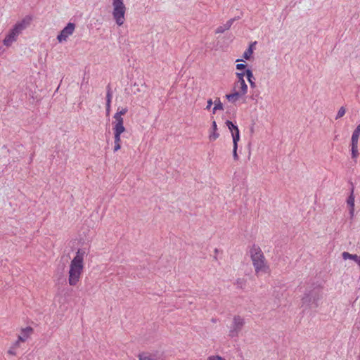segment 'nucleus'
I'll list each match as a JSON object with an SVG mask.
<instances>
[{"mask_svg":"<svg viewBox=\"0 0 360 360\" xmlns=\"http://www.w3.org/2000/svg\"><path fill=\"white\" fill-rule=\"evenodd\" d=\"M86 251L84 249H78L76 255L72 259L68 272V283L75 286L81 278L84 269V257Z\"/></svg>","mask_w":360,"mask_h":360,"instance_id":"f257e3e1","label":"nucleus"},{"mask_svg":"<svg viewBox=\"0 0 360 360\" xmlns=\"http://www.w3.org/2000/svg\"><path fill=\"white\" fill-rule=\"evenodd\" d=\"M250 253L256 274L266 272L268 266L261 248L259 246L253 245L250 249Z\"/></svg>","mask_w":360,"mask_h":360,"instance_id":"f03ea898","label":"nucleus"},{"mask_svg":"<svg viewBox=\"0 0 360 360\" xmlns=\"http://www.w3.org/2000/svg\"><path fill=\"white\" fill-rule=\"evenodd\" d=\"M321 298L320 289L314 288L311 290H307L302 298V307L308 308H316L318 307V301Z\"/></svg>","mask_w":360,"mask_h":360,"instance_id":"7ed1b4c3","label":"nucleus"},{"mask_svg":"<svg viewBox=\"0 0 360 360\" xmlns=\"http://www.w3.org/2000/svg\"><path fill=\"white\" fill-rule=\"evenodd\" d=\"M112 15L116 23L121 26L124 22V15L126 12V7L124 4L123 0H112Z\"/></svg>","mask_w":360,"mask_h":360,"instance_id":"20e7f679","label":"nucleus"},{"mask_svg":"<svg viewBox=\"0 0 360 360\" xmlns=\"http://www.w3.org/2000/svg\"><path fill=\"white\" fill-rule=\"evenodd\" d=\"M245 323V319L240 316L236 315L233 318V322L230 326L229 336L231 338L238 337Z\"/></svg>","mask_w":360,"mask_h":360,"instance_id":"39448f33","label":"nucleus"},{"mask_svg":"<svg viewBox=\"0 0 360 360\" xmlns=\"http://www.w3.org/2000/svg\"><path fill=\"white\" fill-rule=\"evenodd\" d=\"M32 17L27 15L21 21L18 22L11 30L17 36H18L22 30L30 25Z\"/></svg>","mask_w":360,"mask_h":360,"instance_id":"423d86ee","label":"nucleus"},{"mask_svg":"<svg viewBox=\"0 0 360 360\" xmlns=\"http://www.w3.org/2000/svg\"><path fill=\"white\" fill-rule=\"evenodd\" d=\"M75 25L72 22H68V25L61 30L60 33L58 35L57 39L62 42L66 41L69 36L72 35L74 32Z\"/></svg>","mask_w":360,"mask_h":360,"instance_id":"0eeeda50","label":"nucleus"},{"mask_svg":"<svg viewBox=\"0 0 360 360\" xmlns=\"http://www.w3.org/2000/svg\"><path fill=\"white\" fill-rule=\"evenodd\" d=\"M139 360H164L163 354L159 352H142L138 355Z\"/></svg>","mask_w":360,"mask_h":360,"instance_id":"6e6552de","label":"nucleus"},{"mask_svg":"<svg viewBox=\"0 0 360 360\" xmlns=\"http://www.w3.org/2000/svg\"><path fill=\"white\" fill-rule=\"evenodd\" d=\"M18 36L11 30L3 41V44L6 46H10L16 41Z\"/></svg>","mask_w":360,"mask_h":360,"instance_id":"1a4fd4ad","label":"nucleus"},{"mask_svg":"<svg viewBox=\"0 0 360 360\" xmlns=\"http://www.w3.org/2000/svg\"><path fill=\"white\" fill-rule=\"evenodd\" d=\"M234 21H236V18H231L230 20L226 21V22L225 24L218 27L216 30V33H217V34L224 33L226 30H229L230 27H231V25H233V23L234 22Z\"/></svg>","mask_w":360,"mask_h":360,"instance_id":"9d476101","label":"nucleus"},{"mask_svg":"<svg viewBox=\"0 0 360 360\" xmlns=\"http://www.w3.org/2000/svg\"><path fill=\"white\" fill-rule=\"evenodd\" d=\"M113 118L115 119V122H113V129L125 130L123 118L120 116H118V115H114Z\"/></svg>","mask_w":360,"mask_h":360,"instance_id":"9b49d317","label":"nucleus"},{"mask_svg":"<svg viewBox=\"0 0 360 360\" xmlns=\"http://www.w3.org/2000/svg\"><path fill=\"white\" fill-rule=\"evenodd\" d=\"M33 329L31 327H26L21 330V335L18 336L19 340L25 342L32 333Z\"/></svg>","mask_w":360,"mask_h":360,"instance_id":"f8f14e48","label":"nucleus"},{"mask_svg":"<svg viewBox=\"0 0 360 360\" xmlns=\"http://www.w3.org/2000/svg\"><path fill=\"white\" fill-rule=\"evenodd\" d=\"M235 88H238L239 92L242 96L245 95L248 92V86L245 81L237 82L235 83Z\"/></svg>","mask_w":360,"mask_h":360,"instance_id":"ddd939ff","label":"nucleus"},{"mask_svg":"<svg viewBox=\"0 0 360 360\" xmlns=\"http://www.w3.org/2000/svg\"><path fill=\"white\" fill-rule=\"evenodd\" d=\"M351 152L352 158L353 159H355L359 156L358 141H351Z\"/></svg>","mask_w":360,"mask_h":360,"instance_id":"4468645a","label":"nucleus"},{"mask_svg":"<svg viewBox=\"0 0 360 360\" xmlns=\"http://www.w3.org/2000/svg\"><path fill=\"white\" fill-rule=\"evenodd\" d=\"M212 129L213 130V132L210 134L209 139L210 141H215L219 137V134L217 132V125L214 120L212 124Z\"/></svg>","mask_w":360,"mask_h":360,"instance_id":"2eb2a0df","label":"nucleus"},{"mask_svg":"<svg viewBox=\"0 0 360 360\" xmlns=\"http://www.w3.org/2000/svg\"><path fill=\"white\" fill-rule=\"evenodd\" d=\"M342 259L345 260L352 259V260H354L356 263L360 259V256H358L357 255H355V254L354 255L350 254L348 252H343L342 253Z\"/></svg>","mask_w":360,"mask_h":360,"instance_id":"dca6fc26","label":"nucleus"},{"mask_svg":"<svg viewBox=\"0 0 360 360\" xmlns=\"http://www.w3.org/2000/svg\"><path fill=\"white\" fill-rule=\"evenodd\" d=\"M245 75H246L247 79L250 84V86L252 88H255L256 85H255V77L253 76L252 70L250 69L246 70Z\"/></svg>","mask_w":360,"mask_h":360,"instance_id":"f3484780","label":"nucleus"},{"mask_svg":"<svg viewBox=\"0 0 360 360\" xmlns=\"http://www.w3.org/2000/svg\"><path fill=\"white\" fill-rule=\"evenodd\" d=\"M242 95L238 92V91H235L234 93L233 94H226V98L228 99V101L229 102H231V103H235L236 102L238 98L241 96Z\"/></svg>","mask_w":360,"mask_h":360,"instance_id":"a211bd4d","label":"nucleus"},{"mask_svg":"<svg viewBox=\"0 0 360 360\" xmlns=\"http://www.w3.org/2000/svg\"><path fill=\"white\" fill-rule=\"evenodd\" d=\"M354 186H352V188H351V193H350V195H349L347 200V203L349 207H354Z\"/></svg>","mask_w":360,"mask_h":360,"instance_id":"6ab92c4d","label":"nucleus"},{"mask_svg":"<svg viewBox=\"0 0 360 360\" xmlns=\"http://www.w3.org/2000/svg\"><path fill=\"white\" fill-rule=\"evenodd\" d=\"M256 44V41H255L254 43L251 44L250 45V46L248 47V49L245 50V51L243 53V58H245V59L248 60L251 55L253 53V49H252V46Z\"/></svg>","mask_w":360,"mask_h":360,"instance_id":"aec40b11","label":"nucleus"},{"mask_svg":"<svg viewBox=\"0 0 360 360\" xmlns=\"http://www.w3.org/2000/svg\"><path fill=\"white\" fill-rule=\"evenodd\" d=\"M359 135H360V124L354 130L352 135L351 141H359Z\"/></svg>","mask_w":360,"mask_h":360,"instance_id":"412c9836","label":"nucleus"},{"mask_svg":"<svg viewBox=\"0 0 360 360\" xmlns=\"http://www.w3.org/2000/svg\"><path fill=\"white\" fill-rule=\"evenodd\" d=\"M226 125L227 126L231 134H233V132H236L237 131H239L238 126L233 124L230 120H227L226 122Z\"/></svg>","mask_w":360,"mask_h":360,"instance_id":"4be33fe9","label":"nucleus"},{"mask_svg":"<svg viewBox=\"0 0 360 360\" xmlns=\"http://www.w3.org/2000/svg\"><path fill=\"white\" fill-rule=\"evenodd\" d=\"M223 104L220 101V99L218 98L214 101V107L212 109V113L214 114L218 110H223Z\"/></svg>","mask_w":360,"mask_h":360,"instance_id":"5701e85b","label":"nucleus"},{"mask_svg":"<svg viewBox=\"0 0 360 360\" xmlns=\"http://www.w3.org/2000/svg\"><path fill=\"white\" fill-rule=\"evenodd\" d=\"M114 131V139H115V143H120L121 141V134L125 131V130H118V129H113Z\"/></svg>","mask_w":360,"mask_h":360,"instance_id":"b1692460","label":"nucleus"},{"mask_svg":"<svg viewBox=\"0 0 360 360\" xmlns=\"http://www.w3.org/2000/svg\"><path fill=\"white\" fill-rule=\"evenodd\" d=\"M231 135L233 138V146H238V142L240 140V131H237L236 132H233Z\"/></svg>","mask_w":360,"mask_h":360,"instance_id":"393cba45","label":"nucleus"},{"mask_svg":"<svg viewBox=\"0 0 360 360\" xmlns=\"http://www.w3.org/2000/svg\"><path fill=\"white\" fill-rule=\"evenodd\" d=\"M112 97V94L111 89H110V86L108 85L107 86L106 103H109V104L111 103Z\"/></svg>","mask_w":360,"mask_h":360,"instance_id":"a878e982","label":"nucleus"},{"mask_svg":"<svg viewBox=\"0 0 360 360\" xmlns=\"http://www.w3.org/2000/svg\"><path fill=\"white\" fill-rule=\"evenodd\" d=\"M245 280L243 278H238L236 281V285L238 288H243L245 286Z\"/></svg>","mask_w":360,"mask_h":360,"instance_id":"bb28decb","label":"nucleus"},{"mask_svg":"<svg viewBox=\"0 0 360 360\" xmlns=\"http://www.w3.org/2000/svg\"><path fill=\"white\" fill-rule=\"evenodd\" d=\"M345 112H346L345 108L344 107H341L337 113L335 119L338 120V119L343 117L345 114Z\"/></svg>","mask_w":360,"mask_h":360,"instance_id":"cd10ccee","label":"nucleus"},{"mask_svg":"<svg viewBox=\"0 0 360 360\" xmlns=\"http://www.w3.org/2000/svg\"><path fill=\"white\" fill-rule=\"evenodd\" d=\"M128 110L127 108H122L120 110V108L117 109V112L114 115H117L122 117V115H125L127 112Z\"/></svg>","mask_w":360,"mask_h":360,"instance_id":"c85d7f7f","label":"nucleus"},{"mask_svg":"<svg viewBox=\"0 0 360 360\" xmlns=\"http://www.w3.org/2000/svg\"><path fill=\"white\" fill-rule=\"evenodd\" d=\"M207 360H226L224 358L219 355H212L207 358Z\"/></svg>","mask_w":360,"mask_h":360,"instance_id":"c756f323","label":"nucleus"},{"mask_svg":"<svg viewBox=\"0 0 360 360\" xmlns=\"http://www.w3.org/2000/svg\"><path fill=\"white\" fill-rule=\"evenodd\" d=\"M245 74V72H237L236 73V76L238 77L237 82L245 81L244 80Z\"/></svg>","mask_w":360,"mask_h":360,"instance_id":"7c9ffc66","label":"nucleus"},{"mask_svg":"<svg viewBox=\"0 0 360 360\" xmlns=\"http://www.w3.org/2000/svg\"><path fill=\"white\" fill-rule=\"evenodd\" d=\"M237 148H238V146H233V157L235 160H237L238 159V156L237 154Z\"/></svg>","mask_w":360,"mask_h":360,"instance_id":"2f4dec72","label":"nucleus"},{"mask_svg":"<svg viewBox=\"0 0 360 360\" xmlns=\"http://www.w3.org/2000/svg\"><path fill=\"white\" fill-rule=\"evenodd\" d=\"M246 68V65L243 63H239L236 65L237 70H243Z\"/></svg>","mask_w":360,"mask_h":360,"instance_id":"473e14b6","label":"nucleus"},{"mask_svg":"<svg viewBox=\"0 0 360 360\" xmlns=\"http://www.w3.org/2000/svg\"><path fill=\"white\" fill-rule=\"evenodd\" d=\"M8 353L11 355H15L16 354L15 349L11 346L10 347V349H8Z\"/></svg>","mask_w":360,"mask_h":360,"instance_id":"72a5a7b5","label":"nucleus"},{"mask_svg":"<svg viewBox=\"0 0 360 360\" xmlns=\"http://www.w3.org/2000/svg\"><path fill=\"white\" fill-rule=\"evenodd\" d=\"M105 110H106V115L109 116L110 112V104L106 103Z\"/></svg>","mask_w":360,"mask_h":360,"instance_id":"f704fd0d","label":"nucleus"},{"mask_svg":"<svg viewBox=\"0 0 360 360\" xmlns=\"http://www.w3.org/2000/svg\"><path fill=\"white\" fill-rule=\"evenodd\" d=\"M121 148L120 143H115L114 152L117 151Z\"/></svg>","mask_w":360,"mask_h":360,"instance_id":"c9c22d12","label":"nucleus"},{"mask_svg":"<svg viewBox=\"0 0 360 360\" xmlns=\"http://www.w3.org/2000/svg\"><path fill=\"white\" fill-rule=\"evenodd\" d=\"M21 341L18 339L17 341L14 342V344L12 345L13 347H14L15 349L20 347V342Z\"/></svg>","mask_w":360,"mask_h":360,"instance_id":"e433bc0d","label":"nucleus"},{"mask_svg":"<svg viewBox=\"0 0 360 360\" xmlns=\"http://www.w3.org/2000/svg\"><path fill=\"white\" fill-rule=\"evenodd\" d=\"M212 104H213L212 100V99H209L207 101V105L206 109L207 110H210V108L212 107Z\"/></svg>","mask_w":360,"mask_h":360,"instance_id":"4c0bfd02","label":"nucleus"},{"mask_svg":"<svg viewBox=\"0 0 360 360\" xmlns=\"http://www.w3.org/2000/svg\"><path fill=\"white\" fill-rule=\"evenodd\" d=\"M354 213V207H349V215L351 218H353Z\"/></svg>","mask_w":360,"mask_h":360,"instance_id":"58836bf2","label":"nucleus"},{"mask_svg":"<svg viewBox=\"0 0 360 360\" xmlns=\"http://www.w3.org/2000/svg\"><path fill=\"white\" fill-rule=\"evenodd\" d=\"M359 360H360V355L359 356Z\"/></svg>","mask_w":360,"mask_h":360,"instance_id":"ea45409f","label":"nucleus"}]
</instances>
